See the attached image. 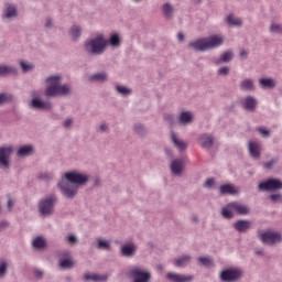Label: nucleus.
I'll list each match as a JSON object with an SVG mask.
<instances>
[{
  "label": "nucleus",
  "instance_id": "obj_1",
  "mask_svg": "<svg viewBox=\"0 0 282 282\" xmlns=\"http://www.w3.org/2000/svg\"><path fill=\"white\" fill-rule=\"evenodd\" d=\"M224 45V37L219 35H213L205 39H198L195 42L189 43V47L195 52H206V50H213Z\"/></svg>",
  "mask_w": 282,
  "mask_h": 282
},
{
  "label": "nucleus",
  "instance_id": "obj_2",
  "mask_svg": "<svg viewBox=\"0 0 282 282\" xmlns=\"http://www.w3.org/2000/svg\"><path fill=\"white\" fill-rule=\"evenodd\" d=\"M48 86L45 90V96H67L69 86L61 85V76H51L46 79Z\"/></svg>",
  "mask_w": 282,
  "mask_h": 282
},
{
  "label": "nucleus",
  "instance_id": "obj_3",
  "mask_svg": "<svg viewBox=\"0 0 282 282\" xmlns=\"http://www.w3.org/2000/svg\"><path fill=\"white\" fill-rule=\"evenodd\" d=\"M237 213V215H249L250 214V207L246 206L241 203H229L226 207L223 208L221 215L225 219H232L234 214Z\"/></svg>",
  "mask_w": 282,
  "mask_h": 282
},
{
  "label": "nucleus",
  "instance_id": "obj_4",
  "mask_svg": "<svg viewBox=\"0 0 282 282\" xmlns=\"http://www.w3.org/2000/svg\"><path fill=\"white\" fill-rule=\"evenodd\" d=\"M109 45V41L105 40L102 35H99L85 44V50L89 54L98 55L105 52V47Z\"/></svg>",
  "mask_w": 282,
  "mask_h": 282
},
{
  "label": "nucleus",
  "instance_id": "obj_5",
  "mask_svg": "<svg viewBox=\"0 0 282 282\" xmlns=\"http://www.w3.org/2000/svg\"><path fill=\"white\" fill-rule=\"evenodd\" d=\"M259 235L262 243H265L267 246H274V243H279L282 240L281 234L272 230L263 234L259 232Z\"/></svg>",
  "mask_w": 282,
  "mask_h": 282
},
{
  "label": "nucleus",
  "instance_id": "obj_6",
  "mask_svg": "<svg viewBox=\"0 0 282 282\" xmlns=\"http://www.w3.org/2000/svg\"><path fill=\"white\" fill-rule=\"evenodd\" d=\"M259 191H281L282 182L279 178H269L258 185Z\"/></svg>",
  "mask_w": 282,
  "mask_h": 282
},
{
  "label": "nucleus",
  "instance_id": "obj_7",
  "mask_svg": "<svg viewBox=\"0 0 282 282\" xmlns=\"http://www.w3.org/2000/svg\"><path fill=\"white\" fill-rule=\"evenodd\" d=\"M54 204H56L55 196L42 199L39 204L41 215H52L54 213Z\"/></svg>",
  "mask_w": 282,
  "mask_h": 282
},
{
  "label": "nucleus",
  "instance_id": "obj_8",
  "mask_svg": "<svg viewBox=\"0 0 282 282\" xmlns=\"http://www.w3.org/2000/svg\"><path fill=\"white\" fill-rule=\"evenodd\" d=\"M221 281L235 282L241 279V270L238 269H227L220 273Z\"/></svg>",
  "mask_w": 282,
  "mask_h": 282
},
{
  "label": "nucleus",
  "instance_id": "obj_9",
  "mask_svg": "<svg viewBox=\"0 0 282 282\" xmlns=\"http://www.w3.org/2000/svg\"><path fill=\"white\" fill-rule=\"evenodd\" d=\"M130 274L134 282H149L151 273L142 271L140 268H134L130 271Z\"/></svg>",
  "mask_w": 282,
  "mask_h": 282
},
{
  "label": "nucleus",
  "instance_id": "obj_10",
  "mask_svg": "<svg viewBox=\"0 0 282 282\" xmlns=\"http://www.w3.org/2000/svg\"><path fill=\"white\" fill-rule=\"evenodd\" d=\"M65 178L67 182H69V184H85L87 182V176L77 173V172H68L65 174Z\"/></svg>",
  "mask_w": 282,
  "mask_h": 282
},
{
  "label": "nucleus",
  "instance_id": "obj_11",
  "mask_svg": "<svg viewBox=\"0 0 282 282\" xmlns=\"http://www.w3.org/2000/svg\"><path fill=\"white\" fill-rule=\"evenodd\" d=\"M58 188H61L62 193L65 195V197L72 198L74 197V195H76V192L78 191V187L69 184V183H65V180H62V182H59L57 184Z\"/></svg>",
  "mask_w": 282,
  "mask_h": 282
},
{
  "label": "nucleus",
  "instance_id": "obj_12",
  "mask_svg": "<svg viewBox=\"0 0 282 282\" xmlns=\"http://www.w3.org/2000/svg\"><path fill=\"white\" fill-rule=\"evenodd\" d=\"M12 147L0 148V164L8 169L10 166V155H12Z\"/></svg>",
  "mask_w": 282,
  "mask_h": 282
},
{
  "label": "nucleus",
  "instance_id": "obj_13",
  "mask_svg": "<svg viewBox=\"0 0 282 282\" xmlns=\"http://www.w3.org/2000/svg\"><path fill=\"white\" fill-rule=\"evenodd\" d=\"M167 279L172 282H191L193 281V275H184L180 273H167Z\"/></svg>",
  "mask_w": 282,
  "mask_h": 282
},
{
  "label": "nucleus",
  "instance_id": "obj_14",
  "mask_svg": "<svg viewBox=\"0 0 282 282\" xmlns=\"http://www.w3.org/2000/svg\"><path fill=\"white\" fill-rule=\"evenodd\" d=\"M31 105L34 109H52L50 101H43L40 98H33Z\"/></svg>",
  "mask_w": 282,
  "mask_h": 282
},
{
  "label": "nucleus",
  "instance_id": "obj_15",
  "mask_svg": "<svg viewBox=\"0 0 282 282\" xmlns=\"http://www.w3.org/2000/svg\"><path fill=\"white\" fill-rule=\"evenodd\" d=\"M171 171L174 173V175H180V173L184 171V161L180 159L172 161Z\"/></svg>",
  "mask_w": 282,
  "mask_h": 282
},
{
  "label": "nucleus",
  "instance_id": "obj_16",
  "mask_svg": "<svg viewBox=\"0 0 282 282\" xmlns=\"http://www.w3.org/2000/svg\"><path fill=\"white\" fill-rule=\"evenodd\" d=\"M220 193L221 195H237L239 189L232 184H225L220 186Z\"/></svg>",
  "mask_w": 282,
  "mask_h": 282
},
{
  "label": "nucleus",
  "instance_id": "obj_17",
  "mask_svg": "<svg viewBox=\"0 0 282 282\" xmlns=\"http://www.w3.org/2000/svg\"><path fill=\"white\" fill-rule=\"evenodd\" d=\"M64 257H66V259L59 261V268L63 270L74 268V260L69 257V252L65 251Z\"/></svg>",
  "mask_w": 282,
  "mask_h": 282
},
{
  "label": "nucleus",
  "instance_id": "obj_18",
  "mask_svg": "<svg viewBox=\"0 0 282 282\" xmlns=\"http://www.w3.org/2000/svg\"><path fill=\"white\" fill-rule=\"evenodd\" d=\"M261 144L258 142H250L249 143V153L251 158H260L261 155Z\"/></svg>",
  "mask_w": 282,
  "mask_h": 282
},
{
  "label": "nucleus",
  "instance_id": "obj_19",
  "mask_svg": "<svg viewBox=\"0 0 282 282\" xmlns=\"http://www.w3.org/2000/svg\"><path fill=\"white\" fill-rule=\"evenodd\" d=\"M199 140L203 149H210L213 147V142H215V139L210 134H203Z\"/></svg>",
  "mask_w": 282,
  "mask_h": 282
},
{
  "label": "nucleus",
  "instance_id": "obj_20",
  "mask_svg": "<svg viewBox=\"0 0 282 282\" xmlns=\"http://www.w3.org/2000/svg\"><path fill=\"white\" fill-rule=\"evenodd\" d=\"M85 281H95V282H101L107 281L108 276L102 274H94V273H86L84 275Z\"/></svg>",
  "mask_w": 282,
  "mask_h": 282
},
{
  "label": "nucleus",
  "instance_id": "obj_21",
  "mask_svg": "<svg viewBox=\"0 0 282 282\" xmlns=\"http://www.w3.org/2000/svg\"><path fill=\"white\" fill-rule=\"evenodd\" d=\"M234 228L238 232H246L250 228V221L249 220H238L235 225Z\"/></svg>",
  "mask_w": 282,
  "mask_h": 282
},
{
  "label": "nucleus",
  "instance_id": "obj_22",
  "mask_svg": "<svg viewBox=\"0 0 282 282\" xmlns=\"http://www.w3.org/2000/svg\"><path fill=\"white\" fill-rule=\"evenodd\" d=\"M32 153H34L32 145H23L18 150V158H26V155H32Z\"/></svg>",
  "mask_w": 282,
  "mask_h": 282
},
{
  "label": "nucleus",
  "instance_id": "obj_23",
  "mask_svg": "<svg viewBox=\"0 0 282 282\" xmlns=\"http://www.w3.org/2000/svg\"><path fill=\"white\" fill-rule=\"evenodd\" d=\"M243 108L247 109V111H254V109H257V99L247 97L245 99Z\"/></svg>",
  "mask_w": 282,
  "mask_h": 282
},
{
  "label": "nucleus",
  "instance_id": "obj_24",
  "mask_svg": "<svg viewBox=\"0 0 282 282\" xmlns=\"http://www.w3.org/2000/svg\"><path fill=\"white\" fill-rule=\"evenodd\" d=\"M121 252L123 257H133L135 254V246L134 245H124L121 248Z\"/></svg>",
  "mask_w": 282,
  "mask_h": 282
},
{
  "label": "nucleus",
  "instance_id": "obj_25",
  "mask_svg": "<svg viewBox=\"0 0 282 282\" xmlns=\"http://www.w3.org/2000/svg\"><path fill=\"white\" fill-rule=\"evenodd\" d=\"M180 122L182 124H191V122H193V113H191L189 111H183L180 115Z\"/></svg>",
  "mask_w": 282,
  "mask_h": 282
},
{
  "label": "nucleus",
  "instance_id": "obj_26",
  "mask_svg": "<svg viewBox=\"0 0 282 282\" xmlns=\"http://www.w3.org/2000/svg\"><path fill=\"white\" fill-rule=\"evenodd\" d=\"M10 74H17V68L12 66H0V76H10Z\"/></svg>",
  "mask_w": 282,
  "mask_h": 282
},
{
  "label": "nucleus",
  "instance_id": "obj_27",
  "mask_svg": "<svg viewBox=\"0 0 282 282\" xmlns=\"http://www.w3.org/2000/svg\"><path fill=\"white\" fill-rule=\"evenodd\" d=\"M172 142H173L174 147H176V149H178L180 151H185L186 143H184V141L177 139L175 133H172Z\"/></svg>",
  "mask_w": 282,
  "mask_h": 282
},
{
  "label": "nucleus",
  "instance_id": "obj_28",
  "mask_svg": "<svg viewBox=\"0 0 282 282\" xmlns=\"http://www.w3.org/2000/svg\"><path fill=\"white\" fill-rule=\"evenodd\" d=\"M162 10H163L164 17H166V19H171V17H173V12L175 9L171 3H165L163 4Z\"/></svg>",
  "mask_w": 282,
  "mask_h": 282
},
{
  "label": "nucleus",
  "instance_id": "obj_29",
  "mask_svg": "<svg viewBox=\"0 0 282 282\" xmlns=\"http://www.w3.org/2000/svg\"><path fill=\"white\" fill-rule=\"evenodd\" d=\"M240 88L245 91H252V89H254V84L252 83V79H245L240 84Z\"/></svg>",
  "mask_w": 282,
  "mask_h": 282
},
{
  "label": "nucleus",
  "instance_id": "obj_30",
  "mask_svg": "<svg viewBox=\"0 0 282 282\" xmlns=\"http://www.w3.org/2000/svg\"><path fill=\"white\" fill-rule=\"evenodd\" d=\"M33 248L36 250H42V248H45V238L37 237L33 240Z\"/></svg>",
  "mask_w": 282,
  "mask_h": 282
},
{
  "label": "nucleus",
  "instance_id": "obj_31",
  "mask_svg": "<svg viewBox=\"0 0 282 282\" xmlns=\"http://www.w3.org/2000/svg\"><path fill=\"white\" fill-rule=\"evenodd\" d=\"M4 17H6L7 19H14V17H17V7H14V6H9V7L7 8V11H6V13H4Z\"/></svg>",
  "mask_w": 282,
  "mask_h": 282
},
{
  "label": "nucleus",
  "instance_id": "obj_32",
  "mask_svg": "<svg viewBox=\"0 0 282 282\" xmlns=\"http://www.w3.org/2000/svg\"><path fill=\"white\" fill-rule=\"evenodd\" d=\"M188 261H191V257L184 256V257L177 259L175 261L174 265H176V268H184V265H186V263H188Z\"/></svg>",
  "mask_w": 282,
  "mask_h": 282
},
{
  "label": "nucleus",
  "instance_id": "obj_33",
  "mask_svg": "<svg viewBox=\"0 0 282 282\" xmlns=\"http://www.w3.org/2000/svg\"><path fill=\"white\" fill-rule=\"evenodd\" d=\"M90 80H98L99 83H105L107 80V74L98 73L90 77Z\"/></svg>",
  "mask_w": 282,
  "mask_h": 282
},
{
  "label": "nucleus",
  "instance_id": "obj_34",
  "mask_svg": "<svg viewBox=\"0 0 282 282\" xmlns=\"http://www.w3.org/2000/svg\"><path fill=\"white\" fill-rule=\"evenodd\" d=\"M227 23L229 25H241V19L232 17V14H229L227 17Z\"/></svg>",
  "mask_w": 282,
  "mask_h": 282
},
{
  "label": "nucleus",
  "instance_id": "obj_35",
  "mask_svg": "<svg viewBox=\"0 0 282 282\" xmlns=\"http://www.w3.org/2000/svg\"><path fill=\"white\" fill-rule=\"evenodd\" d=\"M97 248H99L100 250H109V248H111V245H109V241L107 240L98 239Z\"/></svg>",
  "mask_w": 282,
  "mask_h": 282
},
{
  "label": "nucleus",
  "instance_id": "obj_36",
  "mask_svg": "<svg viewBox=\"0 0 282 282\" xmlns=\"http://www.w3.org/2000/svg\"><path fill=\"white\" fill-rule=\"evenodd\" d=\"M199 263H202V265H205L206 268H210V265H213V259H210L209 257H200L198 258Z\"/></svg>",
  "mask_w": 282,
  "mask_h": 282
},
{
  "label": "nucleus",
  "instance_id": "obj_37",
  "mask_svg": "<svg viewBox=\"0 0 282 282\" xmlns=\"http://www.w3.org/2000/svg\"><path fill=\"white\" fill-rule=\"evenodd\" d=\"M110 45H112V47H118L120 45V36L118 34L110 36Z\"/></svg>",
  "mask_w": 282,
  "mask_h": 282
},
{
  "label": "nucleus",
  "instance_id": "obj_38",
  "mask_svg": "<svg viewBox=\"0 0 282 282\" xmlns=\"http://www.w3.org/2000/svg\"><path fill=\"white\" fill-rule=\"evenodd\" d=\"M260 85L262 87H269V88H272L274 87V80L270 79V78H267V79H260Z\"/></svg>",
  "mask_w": 282,
  "mask_h": 282
},
{
  "label": "nucleus",
  "instance_id": "obj_39",
  "mask_svg": "<svg viewBox=\"0 0 282 282\" xmlns=\"http://www.w3.org/2000/svg\"><path fill=\"white\" fill-rule=\"evenodd\" d=\"M270 32H273L274 34H282V26L281 24H271Z\"/></svg>",
  "mask_w": 282,
  "mask_h": 282
},
{
  "label": "nucleus",
  "instance_id": "obj_40",
  "mask_svg": "<svg viewBox=\"0 0 282 282\" xmlns=\"http://www.w3.org/2000/svg\"><path fill=\"white\" fill-rule=\"evenodd\" d=\"M221 61L223 63H228V61H232V52L231 51H227L221 55Z\"/></svg>",
  "mask_w": 282,
  "mask_h": 282
},
{
  "label": "nucleus",
  "instance_id": "obj_41",
  "mask_svg": "<svg viewBox=\"0 0 282 282\" xmlns=\"http://www.w3.org/2000/svg\"><path fill=\"white\" fill-rule=\"evenodd\" d=\"M20 65L22 67V72H32V69H34V65L26 62H21Z\"/></svg>",
  "mask_w": 282,
  "mask_h": 282
},
{
  "label": "nucleus",
  "instance_id": "obj_42",
  "mask_svg": "<svg viewBox=\"0 0 282 282\" xmlns=\"http://www.w3.org/2000/svg\"><path fill=\"white\" fill-rule=\"evenodd\" d=\"M82 30L79 26H73L70 29V34L73 36V39H78V36H80Z\"/></svg>",
  "mask_w": 282,
  "mask_h": 282
},
{
  "label": "nucleus",
  "instance_id": "obj_43",
  "mask_svg": "<svg viewBox=\"0 0 282 282\" xmlns=\"http://www.w3.org/2000/svg\"><path fill=\"white\" fill-rule=\"evenodd\" d=\"M117 91L119 94H122L123 96H127V94H131V89H129L124 86H117Z\"/></svg>",
  "mask_w": 282,
  "mask_h": 282
},
{
  "label": "nucleus",
  "instance_id": "obj_44",
  "mask_svg": "<svg viewBox=\"0 0 282 282\" xmlns=\"http://www.w3.org/2000/svg\"><path fill=\"white\" fill-rule=\"evenodd\" d=\"M10 100H12V96L0 94V105H3V102H10Z\"/></svg>",
  "mask_w": 282,
  "mask_h": 282
},
{
  "label": "nucleus",
  "instance_id": "obj_45",
  "mask_svg": "<svg viewBox=\"0 0 282 282\" xmlns=\"http://www.w3.org/2000/svg\"><path fill=\"white\" fill-rule=\"evenodd\" d=\"M6 272H8V263L0 262V276H4Z\"/></svg>",
  "mask_w": 282,
  "mask_h": 282
},
{
  "label": "nucleus",
  "instance_id": "obj_46",
  "mask_svg": "<svg viewBox=\"0 0 282 282\" xmlns=\"http://www.w3.org/2000/svg\"><path fill=\"white\" fill-rule=\"evenodd\" d=\"M228 72H230V68H228V66H224V67L219 68L218 74L220 76H226V75H228Z\"/></svg>",
  "mask_w": 282,
  "mask_h": 282
},
{
  "label": "nucleus",
  "instance_id": "obj_47",
  "mask_svg": "<svg viewBox=\"0 0 282 282\" xmlns=\"http://www.w3.org/2000/svg\"><path fill=\"white\" fill-rule=\"evenodd\" d=\"M270 197H271V199H272L273 202H280V203H282V195H281V194H272Z\"/></svg>",
  "mask_w": 282,
  "mask_h": 282
},
{
  "label": "nucleus",
  "instance_id": "obj_48",
  "mask_svg": "<svg viewBox=\"0 0 282 282\" xmlns=\"http://www.w3.org/2000/svg\"><path fill=\"white\" fill-rule=\"evenodd\" d=\"M258 131L261 133V135H263V138H268V135H270V131H268L265 128H259Z\"/></svg>",
  "mask_w": 282,
  "mask_h": 282
},
{
  "label": "nucleus",
  "instance_id": "obj_49",
  "mask_svg": "<svg viewBox=\"0 0 282 282\" xmlns=\"http://www.w3.org/2000/svg\"><path fill=\"white\" fill-rule=\"evenodd\" d=\"M214 184H215V180L208 178V180L205 182L204 187H205V188H210L212 186H214Z\"/></svg>",
  "mask_w": 282,
  "mask_h": 282
},
{
  "label": "nucleus",
  "instance_id": "obj_50",
  "mask_svg": "<svg viewBox=\"0 0 282 282\" xmlns=\"http://www.w3.org/2000/svg\"><path fill=\"white\" fill-rule=\"evenodd\" d=\"M274 164H276V160L272 159L271 161H269L268 163L264 164V169H272V166H274Z\"/></svg>",
  "mask_w": 282,
  "mask_h": 282
},
{
  "label": "nucleus",
  "instance_id": "obj_51",
  "mask_svg": "<svg viewBox=\"0 0 282 282\" xmlns=\"http://www.w3.org/2000/svg\"><path fill=\"white\" fill-rule=\"evenodd\" d=\"M67 241H68V243H76V241H78V239H76V236L70 235V236H68Z\"/></svg>",
  "mask_w": 282,
  "mask_h": 282
},
{
  "label": "nucleus",
  "instance_id": "obj_52",
  "mask_svg": "<svg viewBox=\"0 0 282 282\" xmlns=\"http://www.w3.org/2000/svg\"><path fill=\"white\" fill-rule=\"evenodd\" d=\"M64 127L66 129H69V127H72V119H66L65 122H64Z\"/></svg>",
  "mask_w": 282,
  "mask_h": 282
},
{
  "label": "nucleus",
  "instance_id": "obj_53",
  "mask_svg": "<svg viewBox=\"0 0 282 282\" xmlns=\"http://www.w3.org/2000/svg\"><path fill=\"white\" fill-rule=\"evenodd\" d=\"M247 56H248V51L241 50L240 51V58H247Z\"/></svg>",
  "mask_w": 282,
  "mask_h": 282
},
{
  "label": "nucleus",
  "instance_id": "obj_54",
  "mask_svg": "<svg viewBox=\"0 0 282 282\" xmlns=\"http://www.w3.org/2000/svg\"><path fill=\"white\" fill-rule=\"evenodd\" d=\"M35 276H36V279H41L43 276V271L36 270L35 271Z\"/></svg>",
  "mask_w": 282,
  "mask_h": 282
},
{
  "label": "nucleus",
  "instance_id": "obj_55",
  "mask_svg": "<svg viewBox=\"0 0 282 282\" xmlns=\"http://www.w3.org/2000/svg\"><path fill=\"white\" fill-rule=\"evenodd\" d=\"M40 180H50V174H40Z\"/></svg>",
  "mask_w": 282,
  "mask_h": 282
},
{
  "label": "nucleus",
  "instance_id": "obj_56",
  "mask_svg": "<svg viewBox=\"0 0 282 282\" xmlns=\"http://www.w3.org/2000/svg\"><path fill=\"white\" fill-rule=\"evenodd\" d=\"M14 205V203L12 202V199L8 200V208L9 210H12V206Z\"/></svg>",
  "mask_w": 282,
  "mask_h": 282
},
{
  "label": "nucleus",
  "instance_id": "obj_57",
  "mask_svg": "<svg viewBox=\"0 0 282 282\" xmlns=\"http://www.w3.org/2000/svg\"><path fill=\"white\" fill-rule=\"evenodd\" d=\"M45 26L46 28H52V20H46V23H45Z\"/></svg>",
  "mask_w": 282,
  "mask_h": 282
},
{
  "label": "nucleus",
  "instance_id": "obj_58",
  "mask_svg": "<svg viewBox=\"0 0 282 282\" xmlns=\"http://www.w3.org/2000/svg\"><path fill=\"white\" fill-rule=\"evenodd\" d=\"M177 39H178V41H181V42L184 41V35H183V33H178V34H177Z\"/></svg>",
  "mask_w": 282,
  "mask_h": 282
},
{
  "label": "nucleus",
  "instance_id": "obj_59",
  "mask_svg": "<svg viewBox=\"0 0 282 282\" xmlns=\"http://www.w3.org/2000/svg\"><path fill=\"white\" fill-rule=\"evenodd\" d=\"M140 129H142V126H140V124H139V126H135V132H137V133H140Z\"/></svg>",
  "mask_w": 282,
  "mask_h": 282
},
{
  "label": "nucleus",
  "instance_id": "obj_60",
  "mask_svg": "<svg viewBox=\"0 0 282 282\" xmlns=\"http://www.w3.org/2000/svg\"><path fill=\"white\" fill-rule=\"evenodd\" d=\"M107 129V124H101L100 126V131H105Z\"/></svg>",
  "mask_w": 282,
  "mask_h": 282
},
{
  "label": "nucleus",
  "instance_id": "obj_61",
  "mask_svg": "<svg viewBox=\"0 0 282 282\" xmlns=\"http://www.w3.org/2000/svg\"><path fill=\"white\" fill-rule=\"evenodd\" d=\"M192 219H193V221H197V217H195V216Z\"/></svg>",
  "mask_w": 282,
  "mask_h": 282
},
{
  "label": "nucleus",
  "instance_id": "obj_62",
  "mask_svg": "<svg viewBox=\"0 0 282 282\" xmlns=\"http://www.w3.org/2000/svg\"><path fill=\"white\" fill-rule=\"evenodd\" d=\"M134 1H140V0H134Z\"/></svg>",
  "mask_w": 282,
  "mask_h": 282
}]
</instances>
